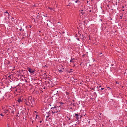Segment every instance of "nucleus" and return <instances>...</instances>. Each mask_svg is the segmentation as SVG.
Returning a JSON list of instances; mask_svg holds the SVG:
<instances>
[{
  "mask_svg": "<svg viewBox=\"0 0 127 127\" xmlns=\"http://www.w3.org/2000/svg\"><path fill=\"white\" fill-rule=\"evenodd\" d=\"M10 76H9V77H10Z\"/></svg>",
  "mask_w": 127,
  "mask_h": 127,
  "instance_id": "48",
  "label": "nucleus"
},
{
  "mask_svg": "<svg viewBox=\"0 0 127 127\" xmlns=\"http://www.w3.org/2000/svg\"><path fill=\"white\" fill-rule=\"evenodd\" d=\"M33 9H34V8H33V10H33Z\"/></svg>",
  "mask_w": 127,
  "mask_h": 127,
  "instance_id": "49",
  "label": "nucleus"
},
{
  "mask_svg": "<svg viewBox=\"0 0 127 127\" xmlns=\"http://www.w3.org/2000/svg\"><path fill=\"white\" fill-rule=\"evenodd\" d=\"M78 2H79V1L78 0H77L75 1V3H77Z\"/></svg>",
  "mask_w": 127,
  "mask_h": 127,
  "instance_id": "17",
  "label": "nucleus"
},
{
  "mask_svg": "<svg viewBox=\"0 0 127 127\" xmlns=\"http://www.w3.org/2000/svg\"><path fill=\"white\" fill-rule=\"evenodd\" d=\"M70 70H72V69H70Z\"/></svg>",
  "mask_w": 127,
  "mask_h": 127,
  "instance_id": "39",
  "label": "nucleus"
},
{
  "mask_svg": "<svg viewBox=\"0 0 127 127\" xmlns=\"http://www.w3.org/2000/svg\"><path fill=\"white\" fill-rule=\"evenodd\" d=\"M84 13V12L83 11V10H82L81 12V13L82 15H83Z\"/></svg>",
  "mask_w": 127,
  "mask_h": 127,
  "instance_id": "13",
  "label": "nucleus"
},
{
  "mask_svg": "<svg viewBox=\"0 0 127 127\" xmlns=\"http://www.w3.org/2000/svg\"><path fill=\"white\" fill-rule=\"evenodd\" d=\"M66 93L67 94H68L69 93H68V92H66Z\"/></svg>",
  "mask_w": 127,
  "mask_h": 127,
  "instance_id": "29",
  "label": "nucleus"
},
{
  "mask_svg": "<svg viewBox=\"0 0 127 127\" xmlns=\"http://www.w3.org/2000/svg\"><path fill=\"white\" fill-rule=\"evenodd\" d=\"M71 72V71L69 72Z\"/></svg>",
  "mask_w": 127,
  "mask_h": 127,
  "instance_id": "52",
  "label": "nucleus"
},
{
  "mask_svg": "<svg viewBox=\"0 0 127 127\" xmlns=\"http://www.w3.org/2000/svg\"><path fill=\"white\" fill-rule=\"evenodd\" d=\"M47 25H48V24H47Z\"/></svg>",
  "mask_w": 127,
  "mask_h": 127,
  "instance_id": "45",
  "label": "nucleus"
},
{
  "mask_svg": "<svg viewBox=\"0 0 127 127\" xmlns=\"http://www.w3.org/2000/svg\"><path fill=\"white\" fill-rule=\"evenodd\" d=\"M116 84H119V82H117V81H116Z\"/></svg>",
  "mask_w": 127,
  "mask_h": 127,
  "instance_id": "19",
  "label": "nucleus"
},
{
  "mask_svg": "<svg viewBox=\"0 0 127 127\" xmlns=\"http://www.w3.org/2000/svg\"><path fill=\"white\" fill-rule=\"evenodd\" d=\"M75 116H76V119L77 120H78L79 119V117H78L79 115H78V114H76V113H75Z\"/></svg>",
  "mask_w": 127,
  "mask_h": 127,
  "instance_id": "10",
  "label": "nucleus"
},
{
  "mask_svg": "<svg viewBox=\"0 0 127 127\" xmlns=\"http://www.w3.org/2000/svg\"><path fill=\"white\" fill-rule=\"evenodd\" d=\"M104 89V88H101V90H103Z\"/></svg>",
  "mask_w": 127,
  "mask_h": 127,
  "instance_id": "23",
  "label": "nucleus"
},
{
  "mask_svg": "<svg viewBox=\"0 0 127 127\" xmlns=\"http://www.w3.org/2000/svg\"><path fill=\"white\" fill-rule=\"evenodd\" d=\"M48 117H49V116H46L47 118H48Z\"/></svg>",
  "mask_w": 127,
  "mask_h": 127,
  "instance_id": "33",
  "label": "nucleus"
},
{
  "mask_svg": "<svg viewBox=\"0 0 127 127\" xmlns=\"http://www.w3.org/2000/svg\"><path fill=\"white\" fill-rule=\"evenodd\" d=\"M66 118L68 123L70 124L72 122V121L71 119L70 118L66 116Z\"/></svg>",
  "mask_w": 127,
  "mask_h": 127,
  "instance_id": "4",
  "label": "nucleus"
},
{
  "mask_svg": "<svg viewBox=\"0 0 127 127\" xmlns=\"http://www.w3.org/2000/svg\"><path fill=\"white\" fill-rule=\"evenodd\" d=\"M7 127H10L9 126H8V124H7Z\"/></svg>",
  "mask_w": 127,
  "mask_h": 127,
  "instance_id": "28",
  "label": "nucleus"
},
{
  "mask_svg": "<svg viewBox=\"0 0 127 127\" xmlns=\"http://www.w3.org/2000/svg\"><path fill=\"white\" fill-rule=\"evenodd\" d=\"M59 108L58 106H55L54 107H52L51 108V111L52 112V113L53 114H54L55 113H58L60 111V110L58 109Z\"/></svg>",
  "mask_w": 127,
  "mask_h": 127,
  "instance_id": "1",
  "label": "nucleus"
},
{
  "mask_svg": "<svg viewBox=\"0 0 127 127\" xmlns=\"http://www.w3.org/2000/svg\"><path fill=\"white\" fill-rule=\"evenodd\" d=\"M9 110L8 109H7L5 111V114H6L7 115H8L9 114Z\"/></svg>",
  "mask_w": 127,
  "mask_h": 127,
  "instance_id": "9",
  "label": "nucleus"
},
{
  "mask_svg": "<svg viewBox=\"0 0 127 127\" xmlns=\"http://www.w3.org/2000/svg\"><path fill=\"white\" fill-rule=\"evenodd\" d=\"M122 8H124V6H122Z\"/></svg>",
  "mask_w": 127,
  "mask_h": 127,
  "instance_id": "38",
  "label": "nucleus"
},
{
  "mask_svg": "<svg viewBox=\"0 0 127 127\" xmlns=\"http://www.w3.org/2000/svg\"><path fill=\"white\" fill-rule=\"evenodd\" d=\"M0 115L1 116H4L1 113L0 114Z\"/></svg>",
  "mask_w": 127,
  "mask_h": 127,
  "instance_id": "21",
  "label": "nucleus"
},
{
  "mask_svg": "<svg viewBox=\"0 0 127 127\" xmlns=\"http://www.w3.org/2000/svg\"><path fill=\"white\" fill-rule=\"evenodd\" d=\"M30 26V28H31V26Z\"/></svg>",
  "mask_w": 127,
  "mask_h": 127,
  "instance_id": "40",
  "label": "nucleus"
},
{
  "mask_svg": "<svg viewBox=\"0 0 127 127\" xmlns=\"http://www.w3.org/2000/svg\"><path fill=\"white\" fill-rule=\"evenodd\" d=\"M70 4V3H69V5H68L69 6H70V5H69V4Z\"/></svg>",
  "mask_w": 127,
  "mask_h": 127,
  "instance_id": "42",
  "label": "nucleus"
},
{
  "mask_svg": "<svg viewBox=\"0 0 127 127\" xmlns=\"http://www.w3.org/2000/svg\"><path fill=\"white\" fill-rule=\"evenodd\" d=\"M59 72L60 73L64 71V68L63 67V66L62 65H61L59 67V69H58Z\"/></svg>",
  "mask_w": 127,
  "mask_h": 127,
  "instance_id": "3",
  "label": "nucleus"
},
{
  "mask_svg": "<svg viewBox=\"0 0 127 127\" xmlns=\"http://www.w3.org/2000/svg\"><path fill=\"white\" fill-rule=\"evenodd\" d=\"M101 113H100V114H99V115H101Z\"/></svg>",
  "mask_w": 127,
  "mask_h": 127,
  "instance_id": "37",
  "label": "nucleus"
},
{
  "mask_svg": "<svg viewBox=\"0 0 127 127\" xmlns=\"http://www.w3.org/2000/svg\"><path fill=\"white\" fill-rule=\"evenodd\" d=\"M122 16H120V17H121V18H121V19H122Z\"/></svg>",
  "mask_w": 127,
  "mask_h": 127,
  "instance_id": "26",
  "label": "nucleus"
},
{
  "mask_svg": "<svg viewBox=\"0 0 127 127\" xmlns=\"http://www.w3.org/2000/svg\"><path fill=\"white\" fill-rule=\"evenodd\" d=\"M33 113V114H34V115H35V113Z\"/></svg>",
  "mask_w": 127,
  "mask_h": 127,
  "instance_id": "31",
  "label": "nucleus"
},
{
  "mask_svg": "<svg viewBox=\"0 0 127 127\" xmlns=\"http://www.w3.org/2000/svg\"><path fill=\"white\" fill-rule=\"evenodd\" d=\"M36 99H34L32 100V104H35L36 103Z\"/></svg>",
  "mask_w": 127,
  "mask_h": 127,
  "instance_id": "6",
  "label": "nucleus"
},
{
  "mask_svg": "<svg viewBox=\"0 0 127 127\" xmlns=\"http://www.w3.org/2000/svg\"><path fill=\"white\" fill-rule=\"evenodd\" d=\"M88 2H89L88 1H87V3H88Z\"/></svg>",
  "mask_w": 127,
  "mask_h": 127,
  "instance_id": "32",
  "label": "nucleus"
},
{
  "mask_svg": "<svg viewBox=\"0 0 127 127\" xmlns=\"http://www.w3.org/2000/svg\"><path fill=\"white\" fill-rule=\"evenodd\" d=\"M29 41H30V40H29Z\"/></svg>",
  "mask_w": 127,
  "mask_h": 127,
  "instance_id": "50",
  "label": "nucleus"
},
{
  "mask_svg": "<svg viewBox=\"0 0 127 127\" xmlns=\"http://www.w3.org/2000/svg\"><path fill=\"white\" fill-rule=\"evenodd\" d=\"M77 39H78V40H79V38H78Z\"/></svg>",
  "mask_w": 127,
  "mask_h": 127,
  "instance_id": "34",
  "label": "nucleus"
},
{
  "mask_svg": "<svg viewBox=\"0 0 127 127\" xmlns=\"http://www.w3.org/2000/svg\"><path fill=\"white\" fill-rule=\"evenodd\" d=\"M101 86H99V87H101Z\"/></svg>",
  "mask_w": 127,
  "mask_h": 127,
  "instance_id": "44",
  "label": "nucleus"
},
{
  "mask_svg": "<svg viewBox=\"0 0 127 127\" xmlns=\"http://www.w3.org/2000/svg\"><path fill=\"white\" fill-rule=\"evenodd\" d=\"M10 76H9V77H10Z\"/></svg>",
  "mask_w": 127,
  "mask_h": 127,
  "instance_id": "46",
  "label": "nucleus"
},
{
  "mask_svg": "<svg viewBox=\"0 0 127 127\" xmlns=\"http://www.w3.org/2000/svg\"><path fill=\"white\" fill-rule=\"evenodd\" d=\"M35 4H34V5H33V6H35Z\"/></svg>",
  "mask_w": 127,
  "mask_h": 127,
  "instance_id": "35",
  "label": "nucleus"
},
{
  "mask_svg": "<svg viewBox=\"0 0 127 127\" xmlns=\"http://www.w3.org/2000/svg\"><path fill=\"white\" fill-rule=\"evenodd\" d=\"M102 53H100V54H101Z\"/></svg>",
  "mask_w": 127,
  "mask_h": 127,
  "instance_id": "36",
  "label": "nucleus"
},
{
  "mask_svg": "<svg viewBox=\"0 0 127 127\" xmlns=\"http://www.w3.org/2000/svg\"><path fill=\"white\" fill-rule=\"evenodd\" d=\"M32 81V80H31V81H30V80H29V86H30H30H32V84H31V81Z\"/></svg>",
  "mask_w": 127,
  "mask_h": 127,
  "instance_id": "14",
  "label": "nucleus"
},
{
  "mask_svg": "<svg viewBox=\"0 0 127 127\" xmlns=\"http://www.w3.org/2000/svg\"><path fill=\"white\" fill-rule=\"evenodd\" d=\"M4 15L6 17H9V14L7 11H6V12H4Z\"/></svg>",
  "mask_w": 127,
  "mask_h": 127,
  "instance_id": "5",
  "label": "nucleus"
},
{
  "mask_svg": "<svg viewBox=\"0 0 127 127\" xmlns=\"http://www.w3.org/2000/svg\"><path fill=\"white\" fill-rule=\"evenodd\" d=\"M27 69L30 73H32V69L31 68L29 67Z\"/></svg>",
  "mask_w": 127,
  "mask_h": 127,
  "instance_id": "8",
  "label": "nucleus"
},
{
  "mask_svg": "<svg viewBox=\"0 0 127 127\" xmlns=\"http://www.w3.org/2000/svg\"><path fill=\"white\" fill-rule=\"evenodd\" d=\"M32 89V88H31L30 89Z\"/></svg>",
  "mask_w": 127,
  "mask_h": 127,
  "instance_id": "51",
  "label": "nucleus"
},
{
  "mask_svg": "<svg viewBox=\"0 0 127 127\" xmlns=\"http://www.w3.org/2000/svg\"><path fill=\"white\" fill-rule=\"evenodd\" d=\"M42 122V121H39V122H40V123H41Z\"/></svg>",
  "mask_w": 127,
  "mask_h": 127,
  "instance_id": "25",
  "label": "nucleus"
},
{
  "mask_svg": "<svg viewBox=\"0 0 127 127\" xmlns=\"http://www.w3.org/2000/svg\"><path fill=\"white\" fill-rule=\"evenodd\" d=\"M48 8L49 9H52V8H50V7H49Z\"/></svg>",
  "mask_w": 127,
  "mask_h": 127,
  "instance_id": "24",
  "label": "nucleus"
},
{
  "mask_svg": "<svg viewBox=\"0 0 127 127\" xmlns=\"http://www.w3.org/2000/svg\"><path fill=\"white\" fill-rule=\"evenodd\" d=\"M107 88H108V89H109V90H110V89H111V88H110V87H107Z\"/></svg>",
  "mask_w": 127,
  "mask_h": 127,
  "instance_id": "22",
  "label": "nucleus"
},
{
  "mask_svg": "<svg viewBox=\"0 0 127 127\" xmlns=\"http://www.w3.org/2000/svg\"><path fill=\"white\" fill-rule=\"evenodd\" d=\"M34 113H35V115H36V117H35V118L36 119L37 117V114L36 113L37 112L36 111H35Z\"/></svg>",
  "mask_w": 127,
  "mask_h": 127,
  "instance_id": "15",
  "label": "nucleus"
},
{
  "mask_svg": "<svg viewBox=\"0 0 127 127\" xmlns=\"http://www.w3.org/2000/svg\"><path fill=\"white\" fill-rule=\"evenodd\" d=\"M37 90L36 89H35L34 90V91H33V92H32V94H33V93H36V92H37Z\"/></svg>",
  "mask_w": 127,
  "mask_h": 127,
  "instance_id": "12",
  "label": "nucleus"
},
{
  "mask_svg": "<svg viewBox=\"0 0 127 127\" xmlns=\"http://www.w3.org/2000/svg\"><path fill=\"white\" fill-rule=\"evenodd\" d=\"M60 105H62L64 104V103L63 102H60Z\"/></svg>",
  "mask_w": 127,
  "mask_h": 127,
  "instance_id": "18",
  "label": "nucleus"
},
{
  "mask_svg": "<svg viewBox=\"0 0 127 127\" xmlns=\"http://www.w3.org/2000/svg\"><path fill=\"white\" fill-rule=\"evenodd\" d=\"M17 101L19 103H20L21 102H22V101L21 100V99H18L17 100Z\"/></svg>",
  "mask_w": 127,
  "mask_h": 127,
  "instance_id": "11",
  "label": "nucleus"
},
{
  "mask_svg": "<svg viewBox=\"0 0 127 127\" xmlns=\"http://www.w3.org/2000/svg\"><path fill=\"white\" fill-rule=\"evenodd\" d=\"M75 60V59L74 58H71L70 60V62L71 63H74Z\"/></svg>",
  "mask_w": 127,
  "mask_h": 127,
  "instance_id": "7",
  "label": "nucleus"
},
{
  "mask_svg": "<svg viewBox=\"0 0 127 127\" xmlns=\"http://www.w3.org/2000/svg\"><path fill=\"white\" fill-rule=\"evenodd\" d=\"M32 97L31 96H29L28 97V99H27L26 103L27 105H31L32 103Z\"/></svg>",
  "mask_w": 127,
  "mask_h": 127,
  "instance_id": "2",
  "label": "nucleus"
},
{
  "mask_svg": "<svg viewBox=\"0 0 127 127\" xmlns=\"http://www.w3.org/2000/svg\"><path fill=\"white\" fill-rule=\"evenodd\" d=\"M91 11H92V10H90L89 11V12H91Z\"/></svg>",
  "mask_w": 127,
  "mask_h": 127,
  "instance_id": "27",
  "label": "nucleus"
},
{
  "mask_svg": "<svg viewBox=\"0 0 127 127\" xmlns=\"http://www.w3.org/2000/svg\"><path fill=\"white\" fill-rule=\"evenodd\" d=\"M46 66V65H45V66H44V67H45Z\"/></svg>",
  "mask_w": 127,
  "mask_h": 127,
  "instance_id": "41",
  "label": "nucleus"
},
{
  "mask_svg": "<svg viewBox=\"0 0 127 127\" xmlns=\"http://www.w3.org/2000/svg\"><path fill=\"white\" fill-rule=\"evenodd\" d=\"M11 112L13 114H14V111L13 110H12L11 111Z\"/></svg>",
  "mask_w": 127,
  "mask_h": 127,
  "instance_id": "16",
  "label": "nucleus"
},
{
  "mask_svg": "<svg viewBox=\"0 0 127 127\" xmlns=\"http://www.w3.org/2000/svg\"><path fill=\"white\" fill-rule=\"evenodd\" d=\"M93 0H91V1H93Z\"/></svg>",
  "mask_w": 127,
  "mask_h": 127,
  "instance_id": "43",
  "label": "nucleus"
},
{
  "mask_svg": "<svg viewBox=\"0 0 127 127\" xmlns=\"http://www.w3.org/2000/svg\"><path fill=\"white\" fill-rule=\"evenodd\" d=\"M34 70H32V74H34Z\"/></svg>",
  "mask_w": 127,
  "mask_h": 127,
  "instance_id": "20",
  "label": "nucleus"
},
{
  "mask_svg": "<svg viewBox=\"0 0 127 127\" xmlns=\"http://www.w3.org/2000/svg\"><path fill=\"white\" fill-rule=\"evenodd\" d=\"M10 76H9V77H10Z\"/></svg>",
  "mask_w": 127,
  "mask_h": 127,
  "instance_id": "47",
  "label": "nucleus"
},
{
  "mask_svg": "<svg viewBox=\"0 0 127 127\" xmlns=\"http://www.w3.org/2000/svg\"><path fill=\"white\" fill-rule=\"evenodd\" d=\"M74 125H75V126L76 125H77V124H74Z\"/></svg>",
  "mask_w": 127,
  "mask_h": 127,
  "instance_id": "30",
  "label": "nucleus"
}]
</instances>
